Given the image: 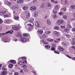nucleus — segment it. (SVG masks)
<instances>
[{
	"label": "nucleus",
	"mask_w": 75,
	"mask_h": 75,
	"mask_svg": "<svg viewBox=\"0 0 75 75\" xmlns=\"http://www.w3.org/2000/svg\"><path fill=\"white\" fill-rule=\"evenodd\" d=\"M64 21L62 19H58L57 21V23L58 25H62L64 23Z\"/></svg>",
	"instance_id": "1"
},
{
	"label": "nucleus",
	"mask_w": 75,
	"mask_h": 75,
	"mask_svg": "<svg viewBox=\"0 0 75 75\" xmlns=\"http://www.w3.org/2000/svg\"><path fill=\"white\" fill-rule=\"evenodd\" d=\"M8 33H9L10 34H13V30H11L6 32L5 33H0V36L4 35H5V34H8Z\"/></svg>",
	"instance_id": "2"
},
{
	"label": "nucleus",
	"mask_w": 75,
	"mask_h": 75,
	"mask_svg": "<svg viewBox=\"0 0 75 75\" xmlns=\"http://www.w3.org/2000/svg\"><path fill=\"white\" fill-rule=\"evenodd\" d=\"M38 32L39 33V34H40V35H39L38 36L39 37H40V39H41V35L43 33V30H42L39 29L38 30Z\"/></svg>",
	"instance_id": "3"
},
{
	"label": "nucleus",
	"mask_w": 75,
	"mask_h": 75,
	"mask_svg": "<svg viewBox=\"0 0 75 75\" xmlns=\"http://www.w3.org/2000/svg\"><path fill=\"white\" fill-rule=\"evenodd\" d=\"M12 29L13 30H18L19 27L18 25H13L12 27Z\"/></svg>",
	"instance_id": "4"
},
{
	"label": "nucleus",
	"mask_w": 75,
	"mask_h": 75,
	"mask_svg": "<svg viewBox=\"0 0 75 75\" xmlns=\"http://www.w3.org/2000/svg\"><path fill=\"white\" fill-rule=\"evenodd\" d=\"M21 40L23 42H25L27 41V39L25 38H22L21 39Z\"/></svg>",
	"instance_id": "5"
},
{
	"label": "nucleus",
	"mask_w": 75,
	"mask_h": 75,
	"mask_svg": "<svg viewBox=\"0 0 75 75\" xmlns=\"http://www.w3.org/2000/svg\"><path fill=\"white\" fill-rule=\"evenodd\" d=\"M18 7H19L18 6L16 5H15L13 7H12V8L13 9V10H17L18 9Z\"/></svg>",
	"instance_id": "6"
},
{
	"label": "nucleus",
	"mask_w": 75,
	"mask_h": 75,
	"mask_svg": "<svg viewBox=\"0 0 75 75\" xmlns=\"http://www.w3.org/2000/svg\"><path fill=\"white\" fill-rule=\"evenodd\" d=\"M40 22H36L35 23V25L37 27H41V25H40Z\"/></svg>",
	"instance_id": "7"
},
{
	"label": "nucleus",
	"mask_w": 75,
	"mask_h": 75,
	"mask_svg": "<svg viewBox=\"0 0 75 75\" xmlns=\"http://www.w3.org/2000/svg\"><path fill=\"white\" fill-rule=\"evenodd\" d=\"M5 4L8 5V6H11V3L8 2V1H5Z\"/></svg>",
	"instance_id": "8"
},
{
	"label": "nucleus",
	"mask_w": 75,
	"mask_h": 75,
	"mask_svg": "<svg viewBox=\"0 0 75 75\" xmlns=\"http://www.w3.org/2000/svg\"><path fill=\"white\" fill-rule=\"evenodd\" d=\"M26 18H29L30 16V12L29 11H27L26 12Z\"/></svg>",
	"instance_id": "9"
},
{
	"label": "nucleus",
	"mask_w": 75,
	"mask_h": 75,
	"mask_svg": "<svg viewBox=\"0 0 75 75\" xmlns=\"http://www.w3.org/2000/svg\"><path fill=\"white\" fill-rule=\"evenodd\" d=\"M36 8L35 6H32L30 8V9L32 11H34L36 10Z\"/></svg>",
	"instance_id": "10"
},
{
	"label": "nucleus",
	"mask_w": 75,
	"mask_h": 75,
	"mask_svg": "<svg viewBox=\"0 0 75 75\" xmlns=\"http://www.w3.org/2000/svg\"><path fill=\"white\" fill-rule=\"evenodd\" d=\"M23 0H17V3L18 4H21L23 3Z\"/></svg>",
	"instance_id": "11"
},
{
	"label": "nucleus",
	"mask_w": 75,
	"mask_h": 75,
	"mask_svg": "<svg viewBox=\"0 0 75 75\" xmlns=\"http://www.w3.org/2000/svg\"><path fill=\"white\" fill-rule=\"evenodd\" d=\"M10 20L9 19L5 20L4 21L5 23H7V24H9L10 23Z\"/></svg>",
	"instance_id": "12"
},
{
	"label": "nucleus",
	"mask_w": 75,
	"mask_h": 75,
	"mask_svg": "<svg viewBox=\"0 0 75 75\" xmlns=\"http://www.w3.org/2000/svg\"><path fill=\"white\" fill-rule=\"evenodd\" d=\"M9 62H10L11 63H12V64H16V61L14 60H11L9 61V62H8V63Z\"/></svg>",
	"instance_id": "13"
},
{
	"label": "nucleus",
	"mask_w": 75,
	"mask_h": 75,
	"mask_svg": "<svg viewBox=\"0 0 75 75\" xmlns=\"http://www.w3.org/2000/svg\"><path fill=\"white\" fill-rule=\"evenodd\" d=\"M17 37H21V33L20 32H18L16 35Z\"/></svg>",
	"instance_id": "14"
},
{
	"label": "nucleus",
	"mask_w": 75,
	"mask_h": 75,
	"mask_svg": "<svg viewBox=\"0 0 75 75\" xmlns=\"http://www.w3.org/2000/svg\"><path fill=\"white\" fill-rule=\"evenodd\" d=\"M10 14L9 13H7L4 15V16L5 17H10Z\"/></svg>",
	"instance_id": "15"
},
{
	"label": "nucleus",
	"mask_w": 75,
	"mask_h": 75,
	"mask_svg": "<svg viewBox=\"0 0 75 75\" xmlns=\"http://www.w3.org/2000/svg\"><path fill=\"white\" fill-rule=\"evenodd\" d=\"M38 12L36 11L34 14V16L35 17H37L38 16Z\"/></svg>",
	"instance_id": "16"
},
{
	"label": "nucleus",
	"mask_w": 75,
	"mask_h": 75,
	"mask_svg": "<svg viewBox=\"0 0 75 75\" xmlns=\"http://www.w3.org/2000/svg\"><path fill=\"white\" fill-rule=\"evenodd\" d=\"M3 42H10V40H8V39H6L5 40H4Z\"/></svg>",
	"instance_id": "17"
},
{
	"label": "nucleus",
	"mask_w": 75,
	"mask_h": 75,
	"mask_svg": "<svg viewBox=\"0 0 75 75\" xmlns=\"http://www.w3.org/2000/svg\"><path fill=\"white\" fill-rule=\"evenodd\" d=\"M54 34H56L57 36H59V33L57 31H54Z\"/></svg>",
	"instance_id": "18"
},
{
	"label": "nucleus",
	"mask_w": 75,
	"mask_h": 75,
	"mask_svg": "<svg viewBox=\"0 0 75 75\" xmlns=\"http://www.w3.org/2000/svg\"><path fill=\"white\" fill-rule=\"evenodd\" d=\"M47 24L48 25H51V21L50 20L47 19Z\"/></svg>",
	"instance_id": "19"
},
{
	"label": "nucleus",
	"mask_w": 75,
	"mask_h": 75,
	"mask_svg": "<svg viewBox=\"0 0 75 75\" xmlns=\"http://www.w3.org/2000/svg\"><path fill=\"white\" fill-rule=\"evenodd\" d=\"M62 18V19H64V20H66L67 18V16L65 15H64L63 16Z\"/></svg>",
	"instance_id": "20"
},
{
	"label": "nucleus",
	"mask_w": 75,
	"mask_h": 75,
	"mask_svg": "<svg viewBox=\"0 0 75 75\" xmlns=\"http://www.w3.org/2000/svg\"><path fill=\"white\" fill-rule=\"evenodd\" d=\"M6 13V11H1L0 12V14L1 15H3L4 14H5V13Z\"/></svg>",
	"instance_id": "21"
},
{
	"label": "nucleus",
	"mask_w": 75,
	"mask_h": 75,
	"mask_svg": "<svg viewBox=\"0 0 75 75\" xmlns=\"http://www.w3.org/2000/svg\"><path fill=\"white\" fill-rule=\"evenodd\" d=\"M13 67V64H9V65L8 66V67L9 68H12Z\"/></svg>",
	"instance_id": "22"
},
{
	"label": "nucleus",
	"mask_w": 75,
	"mask_h": 75,
	"mask_svg": "<svg viewBox=\"0 0 75 75\" xmlns=\"http://www.w3.org/2000/svg\"><path fill=\"white\" fill-rule=\"evenodd\" d=\"M58 48L59 50H60V51H64V49L61 47H59Z\"/></svg>",
	"instance_id": "23"
},
{
	"label": "nucleus",
	"mask_w": 75,
	"mask_h": 75,
	"mask_svg": "<svg viewBox=\"0 0 75 75\" xmlns=\"http://www.w3.org/2000/svg\"><path fill=\"white\" fill-rule=\"evenodd\" d=\"M19 63L20 65H23L24 64V61H21Z\"/></svg>",
	"instance_id": "24"
},
{
	"label": "nucleus",
	"mask_w": 75,
	"mask_h": 75,
	"mask_svg": "<svg viewBox=\"0 0 75 75\" xmlns=\"http://www.w3.org/2000/svg\"><path fill=\"white\" fill-rule=\"evenodd\" d=\"M1 74L2 75H6V74H7V71H3L2 72Z\"/></svg>",
	"instance_id": "25"
},
{
	"label": "nucleus",
	"mask_w": 75,
	"mask_h": 75,
	"mask_svg": "<svg viewBox=\"0 0 75 75\" xmlns=\"http://www.w3.org/2000/svg\"><path fill=\"white\" fill-rule=\"evenodd\" d=\"M46 5H47V7H51V4H50V2L47 3Z\"/></svg>",
	"instance_id": "26"
},
{
	"label": "nucleus",
	"mask_w": 75,
	"mask_h": 75,
	"mask_svg": "<svg viewBox=\"0 0 75 75\" xmlns=\"http://www.w3.org/2000/svg\"><path fill=\"white\" fill-rule=\"evenodd\" d=\"M52 17L53 18L55 19V18H56L58 17V16H57L56 14H54L53 16Z\"/></svg>",
	"instance_id": "27"
},
{
	"label": "nucleus",
	"mask_w": 75,
	"mask_h": 75,
	"mask_svg": "<svg viewBox=\"0 0 75 75\" xmlns=\"http://www.w3.org/2000/svg\"><path fill=\"white\" fill-rule=\"evenodd\" d=\"M23 35L24 37H27V36H28V35H29V34L28 33H24L23 34Z\"/></svg>",
	"instance_id": "28"
},
{
	"label": "nucleus",
	"mask_w": 75,
	"mask_h": 75,
	"mask_svg": "<svg viewBox=\"0 0 75 75\" xmlns=\"http://www.w3.org/2000/svg\"><path fill=\"white\" fill-rule=\"evenodd\" d=\"M58 9V6H56L54 8V9L55 10L57 11V10Z\"/></svg>",
	"instance_id": "29"
},
{
	"label": "nucleus",
	"mask_w": 75,
	"mask_h": 75,
	"mask_svg": "<svg viewBox=\"0 0 75 75\" xmlns=\"http://www.w3.org/2000/svg\"><path fill=\"white\" fill-rule=\"evenodd\" d=\"M51 1L52 2H53V3H58V1H54V0H51Z\"/></svg>",
	"instance_id": "30"
},
{
	"label": "nucleus",
	"mask_w": 75,
	"mask_h": 75,
	"mask_svg": "<svg viewBox=\"0 0 75 75\" xmlns=\"http://www.w3.org/2000/svg\"><path fill=\"white\" fill-rule=\"evenodd\" d=\"M23 9L24 10H27V9H28V8H27V7L26 6H24L23 7Z\"/></svg>",
	"instance_id": "31"
},
{
	"label": "nucleus",
	"mask_w": 75,
	"mask_h": 75,
	"mask_svg": "<svg viewBox=\"0 0 75 75\" xmlns=\"http://www.w3.org/2000/svg\"><path fill=\"white\" fill-rule=\"evenodd\" d=\"M67 27H69V28H71V26L70 25V24H69V22H67Z\"/></svg>",
	"instance_id": "32"
},
{
	"label": "nucleus",
	"mask_w": 75,
	"mask_h": 75,
	"mask_svg": "<svg viewBox=\"0 0 75 75\" xmlns=\"http://www.w3.org/2000/svg\"><path fill=\"white\" fill-rule=\"evenodd\" d=\"M45 47L48 49H49V48H50V46L48 45H45Z\"/></svg>",
	"instance_id": "33"
},
{
	"label": "nucleus",
	"mask_w": 75,
	"mask_h": 75,
	"mask_svg": "<svg viewBox=\"0 0 75 75\" xmlns=\"http://www.w3.org/2000/svg\"><path fill=\"white\" fill-rule=\"evenodd\" d=\"M71 8L72 9H73V10H74L75 9V6L73 5H71Z\"/></svg>",
	"instance_id": "34"
},
{
	"label": "nucleus",
	"mask_w": 75,
	"mask_h": 75,
	"mask_svg": "<svg viewBox=\"0 0 75 75\" xmlns=\"http://www.w3.org/2000/svg\"><path fill=\"white\" fill-rule=\"evenodd\" d=\"M54 30H59V27L58 26L54 27Z\"/></svg>",
	"instance_id": "35"
},
{
	"label": "nucleus",
	"mask_w": 75,
	"mask_h": 75,
	"mask_svg": "<svg viewBox=\"0 0 75 75\" xmlns=\"http://www.w3.org/2000/svg\"><path fill=\"white\" fill-rule=\"evenodd\" d=\"M14 18L15 20H17L19 18V17L18 16H15L14 17Z\"/></svg>",
	"instance_id": "36"
},
{
	"label": "nucleus",
	"mask_w": 75,
	"mask_h": 75,
	"mask_svg": "<svg viewBox=\"0 0 75 75\" xmlns=\"http://www.w3.org/2000/svg\"><path fill=\"white\" fill-rule=\"evenodd\" d=\"M69 30V28H68L67 29H64V32H67V31H68V30Z\"/></svg>",
	"instance_id": "37"
},
{
	"label": "nucleus",
	"mask_w": 75,
	"mask_h": 75,
	"mask_svg": "<svg viewBox=\"0 0 75 75\" xmlns=\"http://www.w3.org/2000/svg\"><path fill=\"white\" fill-rule=\"evenodd\" d=\"M45 7V5L43 3L42 4V5L41 6V8H44Z\"/></svg>",
	"instance_id": "38"
},
{
	"label": "nucleus",
	"mask_w": 75,
	"mask_h": 75,
	"mask_svg": "<svg viewBox=\"0 0 75 75\" xmlns=\"http://www.w3.org/2000/svg\"><path fill=\"white\" fill-rule=\"evenodd\" d=\"M21 67H22V68H27V66H26L25 65H24L22 66Z\"/></svg>",
	"instance_id": "39"
},
{
	"label": "nucleus",
	"mask_w": 75,
	"mask_h": 75,
	"mask_svg": "<svg viewBox=\"0 0 75 75\" xmlns=\"http://www.w3.org/2000/svg\"><path fill=\"white\" fill-rule=\"evenodd\" d=\"M34 20L33 19H31L29 21L30 23H33V22H34Z\"/></svg>",
	"instance_id": "40"
},
{
	"label": "nucleus",
	"mask_w": 75,
	"mask_h": 75,
	"mask_svg": "<svg viewBox=\"0 0 75 75\" xmlns=\"http://www.w3.org/2000/svg\"><path fill=\"white\" fill-rule=\"evenodd\" d=\"M65 0H61V4H64V3H65V2H64Z\"/></svg>",
	"instance_id": "41"
},
{
	"label": "nucleus",
	"mask_w": 75,
	"mask_h": 75,
	"mask_svg": "<svg viewBox=\"0 0 75 75\" xmlns=\"http://www.w3.org/2000/svg\"><path fill=\"white\" fill-rule=\"evenodd\" d=\"M66 36L68 38H70V37H71V36H70V35H68V34H67V35H66Z\"/></svg>",
	"instance_id": "42"
},
{
	"label": "nucleus",
	"mask_w": 75,
	"mask_h": 75,
	"mask_svg": "<svg viewBox=\"0 0 75 75\" xmlns=\"http://www.w3.org/2000/svg\"><path fill=\"white\" fill-rule=\"evenodd\" d=\"M21 58L22 60H24V61H25V59H26V58L25 57H22Z\"/></svg>",
	"instance_id": "43"
},
{
	"label": "nucleus",
	"mask_w": 75,
	"mask_h": 75,
	"mask_svg": "<svg viewBox=\"0 0 75 75\" xmlns=\"http://www.w3.org/2000/svg\"><path fill=\"white\" fill-rule=\"evenodd\" d=\"M2 69L3 71H6V70H7V69L5 68H3L2 67Z\"/></svg>",
	"instance_id": "44"
},
{
	"label": "nucleus",
	"mask_w": 75,
	"mask_h": 75,
	"mask_svg": "<svg viewBox=\"0 0 75 75\" xmlns=\"http://www.w3.org/2000/svg\"><path fill=\"white\" fill-rule=\"evenodd\" d=\"M64 3L65 2V3H63V4H67L68 3V1L67 0H65L64 1Z\"/></svg>",
	"instance_id": "45"
},
{
	"label": "nucleus",
	"mask_w": 75,
	"mask_h": 75,
	"mask_svg": "<svg viewBox=\"0 0 75 75\" xmlns=\"http://www.w3.org/2000/svg\"><path fill=\"white\" fill-rule=\"evenodd\" d=\"M66 57H68V58H70V59H73L70 56L68 55H66Z\"/></svg>",
	"instance_id": "46"
},
{
	"label": "nucleus",
	"mask_w": 75,
	"mask_h": 75,
	"mask_svg": "<svg viewBox=\"0 0 75 75\" xmlns=\"http://www.w3.org/2000/svg\"><path fill=\"white\" fill-rule=\"evenodd\" d=\"M54 53L55 54H59V53L58 52V51H54Z\"/></svg>",
	"instance_id": "47"
},
{
	"label": "nucleus",
	"mask_w": 75,
	"mask_h": 75,
	"mask_svg": "<svg viewBox=\"0 0 75 75\" xmlns=\"http://www.w3.org/2000/svg\"><path fill=\"white\" fill-rule=\"evenodd\" d=\"M53 13H54L55 14H56V13H57V11L54 9L53 11Z\"/></svg>",
	"instance_id": "48"
},
{
	"label": "nucleus",
	"mask_w": 75,
	"mask_h": 75,
	"mask_svg": "<svg viewBox=\"0 0 75 75\" xmlns=\"http://www.w3.org/2000/svg\"><path fill=\"white\" fill-rule=\"evenodd\" d=\"M3 20L1 19L0 18V24H2V23H3Z\"/></svg>",
	"instance_id": "49"
},
{
	"label": "nucleus",
	"mask_w": 75,
	"mask_h": 75,
	"mask_svg": "<svg viewBox=\"0 0 75 75\" xmlns=\"http://www.w3.org/2000/svg\"><path fill=\"white\" fill-rule=\"evenodd\" d=\"M51 33L50 31H47L46 32V34H50Z\"/></svg>",
	"instance_id": "50"
},
{
	"label": "nucleus",
	"mask_w": 75,
	"mask_h": 75,
	"mask_svg": "<svg viewBox=\"0 0 75 75\" xmlns=\"http://www.w3.org/2000/svg\"><path fill=\"white\" fill-rule=\"evenodd\" d=\"M61 28H65V25H63V26H60Z\"/></svg>",
	"instance_id": "51"
},
{
	"label": "nucleus",
	"mask_w": 75,
	"mask_h": 75,
	"mask_svg": "<svg viewBox=\"0 0 75 75\" xmlns=\"http://www.w3.org/2000/svg\"><path fill=\"white\" fill-rule=\"evenodd\" d=\"M19 73L18 72H15L14 73V75H18V74Z\"/></svg>",
	"instance_id": "52"
},
{
	"label": "nucleus",
	"mask_w": 75,
	"mask_h": 75,
	"mask_svg": "<svg viewBox=\"0 0 75 75\" xmlns=\"http://www.w3.org/2000/svg\"><path fill=\"white\" fill-rule=\"evenodd\" d=\"M71 31L74 32H75V28H73L71 29Z\"/></svg>",
	"instance_id": "53"
},
{
	"label": "nucleus",
	"mask_w": 75,
	"mask_h": 75,
	"mask_svg": "<svg viewBox=\"0 0 75 75\" xmlns=\"http://www.w3.org/2000/svg\"><path fill=\"white\" fill-rule=\"evenodd\" d=\"M51 50H52V51H54V50H55V47H52L51 48Z\"/></svg>",
	"instance_id": "54"
},
{
	"label": "nucleus",
	"mask_w": 75,
	"mask_h": 75,
	"mask_svg": "<svg viewBox=\"0 0 75 75\" xmlns=\"http://www.w3.org/2000/svg\"><path fill=\"white\" fill-rule=\"evenodd\" d=\"M63 9L64 11H66L67 10V9H66V8L64 7L63 8Z\"/></svg>",
	"instance_id": "55"
},
{
	"label": "nucleus",
	"mask_w": 75,
	"mask_h": 75,
	"mask_svg": "<svg viewBox=\"0 0 75 75\" xmlns=\"http://www.w3.org/2000/svg\"><path fill=\"white\" fill-rule=\"evenodd\" d=\"M2 26H0V32H1L2 31Z\"/></svg>",
	"instance_id": "56"
},
{
	"label": "nucleus",
	"mask_w": 75,
	"mask_h": 75,
	"mask_svg": "<svg viewBox=\"0 0 75 75\" xmlns=\"http://www.w3.org/2000/svg\"><path fill=\"white\" fill-rule=\"evenodd\" d=\"M59 15H60V16H62V14H63V13L62 12H60L59 13Z\"/></svg>",
	"instance_id": "57"
},
{
	"label": "nucleus",
	"mask_w": 75,
	"mask_h": 75,
	"mask_svg": "<svg viewBox=\"0 0 75 75\" xmlns=\"http://www.w3.org/2000/svg\"><path fill=\"white\" fill-rule=\"evenodd\" d=\"M37 2V0H33V3H35Z\"/></svg>",
	"instance_id": "58"
},
{
	"label": "nucleus",
	"mask_w": 75,
	"mask_h": 75,
	"mask_svg": "<svg viewBox=\"0 0 75 75\" xmlns=\"http://www.w3.org/2000/svg\"><path fill=\"white\" fill-rule=\"evenodd\" d=\"M67 46H68V45L67 44H66V43H65V44H64V47H67Z\"/></svg>",
	"instance_id": "59"
},
{
	"label": "nucleus",
	"mask_w": 75,
	"mask_h": 75,
	"mask_svg": "<svg viewBox=\"0 0 75 75\" xmlns=\"http://www.w3.org/2000/svg\"><path fill=\"white\" fill-rule=\"evenodd\" d=\"M65 44V43H64V42H62V45H63V46H64Z\"/></svg>",
	"instance_id": "60"
},
{
	"label": "nucleus",
	"mask_w": 75,
	"mask_h": 75,
	"mask_svg": "<svg viewBox=\"0 0 75 75\" xmlns=\"http://www.w3.org/2000/svg\"><path fill=\"white\" fill-rule=\"evenodd\" d=\"M30 25L31 26H33V25H34V23H30Z\"/></svg>",
	"instance_id": "61"
},
{
	"label": "nucleus",
	"mask_w": 75,
	"mask_h": 75,
	"mask_svg": "<svg viewBox=\"0 0 75 75\" xmlns=\"http://www.w3.org/2000/svg\"><path fill=\"white\" fill-rule=\"evenodd\" d=\"M75 44V42H72V45H74Z\"/></svg>",
	"instance_id": "62"
},
{
	"label": "nucleus",
	"mask_w": 75,
	"mask_h": 75,
	"mask_svg": "<svg viewBox=\"0 0 75 75\" xmlns=\"http://www.w3.org/2000/svg\"><path fill=\"white\" fill-rule=\"evenodd\" d=\"M14 41H15L16 42V41H17V39H15L13 40Z\"/></svg>",
	"instance_id": "63"
},
{
	"label": "nucleus",
	"mask_w": 75,
	"mask_h": 75,
	"mask_svg": "<svg viewBox=\"0 0 75 75\" xmlns=\"http://www.w3.org/2000/svg\"><path fill=\"white\" fill-rule=\"evenodd\" d=\"M53 41V39H49V41H50V42H51V41Z\"/></svg>",
	"instance_id": "64"
}]
</instances>
